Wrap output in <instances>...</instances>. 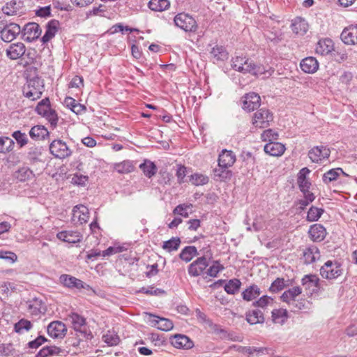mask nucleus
I'll use <instances>...</instances> for the list:
<instances>
[{
    "mask_svg": "<svg viewBox=\"0 0 357 357\" xmlns=\"http://www.w3.org/2000/svg\"><path fill=\"white\" fill-rule=\"evenodd\" d=\"M43 89V80L36 77L27 81L26 84L23 88V93L26 98L35 100L40 98Z\"/></svg>",
    "mask_w": 357,
    "mask_h": 357,
    "instance_id": "1",
    "label": "nucleus"
},
{
    "mask_svg": "<svg viewBox=\"0 0 357 357\" xmlns=\"http://www.w3.org/2000/svg\"><path fill=\"white\" fill-rule=\"evenodd\" d=\"M174 24L185 32H196L198 29L197 21L188 13H181L174 18Z\"/></svg>",
    "mask_w": 357,
    "mask_h": 357,
    "instance_id": "2",
    "label": "nucleus"
},
{
    "mask_svg": "<svg viewBox=\"0 0 357 357\" xmlns=\"http://www.w3.org/2000/svg\"><path fill=\"white\" fill-rule=\"evenodd\" d=\"M273 114L267 109L261 108L253 114L252 123L255 128H264L273 121Z\"/></svg>",
    "mask_w": 357,
    "mask_h": 357,
    "instance_id": "3",
    "label": "nucleus"
},
{
    "mask_svg": "<svg viewBox=\"0 0 357 357\" xmlns=\"http://www.w3.org/2000/svg\"><path fill=\"white\" fill-rule=\"evenodd\" d=\"M302 289L300 287H294L285 291L281 296L283 302L292 306L293 309L301 310L304 307L303 302H298L296 298L301 295Z\"/></svg>",
    "mask_w": 357,
    "mask_h": 357,
    "instance_id": "4",
    "label": "nucleus"
},
{
    "mask_svg": "<svg viewBox=\"0 0 357 357\" xmlns=\"http://www.w3.org/2000/svg\"><path fill=\"white\" fill-rule=\"evenodd\" d=\"M342 274L341 266L337 261H327L320 268V275L327 280H333Z\"/></svg>",
    "mask_w": 357,
    "mask_h": 357,
    "instance_id": "5",
    "label": "nucleus"
},
{
    "mask_svg": "<svg viewBox=\"0 0 357 357\" xmlns=\"http://www.w3.org/2000/svg\"><path fill=\"white\" fill-rule=\"evenodd\" d=\"M274 72V70L272 68H269L268 70H266L265 68L262 66L256 65L253 61L245 57V62L243 66L242 70L241 73H250L254 75H264L266 77H269Z\"/></svg>",
    "mask_w": 357,
    "mask_h": 357,
    "instance_id": "6",
    "label": "nucleus"
},
{
    "mask_svg": "<svg viewBox=\"0 0 357 357\" xmlns=\"http://www.w3.org/2000/svg\"><path fill=\"white\" fill-rule=\"evenodd\" d=\"M50 153L56 158L64 159L69 157L72 151L66 143L61 139H55L50 145Z\"/></svg>",
    "mask_w": 357,
    "mask_h": 357,
    "instance_id": "7",
    "label": "nucleus"
},
{
    "mask_svg": "<svg viewBox=\"0 0 357 357\" xmlns=\"http://www.w3.org/2000/svg\"><path fill=\"white\" fill-rule=\"evenodd\" d=\"M22 31L20 26L16 23H10L3 25L1 30V38L3 41L10 43L13 41Z\"/></svg>",
    "mask_w": 357,
    "mask_h": 357,
    "instance_id": "8",
    "label": "nucleus"
},
{
    "mask_svg": "<svg viewBox=\"0 0 357 357\" xmlns=\"http://www.w3.org/2000/svg\"><path fill=\"white\" fill-rule=\"evenodd\" d=\"M148 316V321L153 327L159 330L168 331L173 328L174 324L172 321L168 319L160 317L151 314H146Z\"/></svg>",
    "mask_w": 357,
    "mask_h": 357,
    "instance_id": "9",
    "label": "nucleus"
},
{
    "mask_svg": "<svg viewBox=\"0 0 357 357\" xmlns=\"http://www.w3.org/2000/svg\"><path fill=\"white\" fill-rule=\"evenodd\" d=\"M47 333L53 338H63L67 333L66 326L60 321L51 322L47 326Z\"/></svg>",
    "mask_w": 357,
    "mask_h": 357,
    "instance_id": "10",
    "label": "nucleus"
},
{
    "mask_svg": "<svg viewBox=\"0 0 357 357\" xmlns=\"http://www.w3.org/2000/svg\"><path fill=\"white\" fill-rule=\"evenodd\" d=\"M208 266L206 257H199L188 266V273L193 277L199 276L204 273Z\"/></svg>",
    "mask_w": 357,
    "mask_h": 357,
    "instance_id": "11",
    "label": "nucleus"
},
{
    "mask_svg": "<svg viewBox=\"0 0 357 357\" xmlns=\"http://www.w3.org/2000/svg\"><path fill=\"white\" fill-rule=\"evenodd\" d=\"M21 32L23 33L25 40L31 42L39 37L41 30L38 24L31 22L26 24Z\"/></svg>",
    "mask_w": 357,
    "mask_h": 357,
    "instance_id": "12",
    "label": "nucleus"
},
{
    "mask_svg": "<svg viewBox=\"0 0 357 357\" xmlns=\"http://www.w3.org/2000/svg\"><path fill=\"white\" fill-rule=\"evenodd\" d=\"M302 284L310 294L317 293L320 289V280L314 275H305L302 279Z\"/></svg>",
    "mask_w": 357,
    "mask_h": 357,
    "instance_id": "13",
    "label": "nucleus"
},
{
    "mask_svg": "<svg viewBox=\"0 0 357 357\" xmlns=\"http://www.w3.org/2000/svg\"><path fill=\"white\" fill-rule=\"evenodd\" d=\"M330 155L329 149L324 146H317L312 149L308 153L309 158L313 162H319L327 158Z\"/></svg>",
    "mask_w": 357,
    "mask_h": 357,
    "instance_id": "14",
    "label": "nucleus"
},
{
    "mask_svg": "<svg viewBox=\"0 0 357 357\" xmlns=\"http://www.w3.org/2000/svg\"><path fill=\"white\" fill-rule=\"evenodd\" d=\"M56 237L64 242L76 243L82 241L83 236L77 231H62L56 234Z\"/></svg>",
    "mask_w": 357,
    "mask_h": 357,
    "instance_id": "15",
    "label": "nucleus"
},
{
    "mask_svg": "<svg viewBox=\"0 0 357 357\" xmlns=\"http://www.w3.org/2000/svg\"><path fill=\"white\" fill-rule=\"evenodd\" d=\"M26 47L22 43H15L11 44L6 50V56L12 60H16L21 58L25 53Z\"/></svg>",
    "mask_w": 357,
    "mask_h": 357,
    "instance_id": "16",
    "label": "nucleus"
},
{
    "mask_svg": "<svg viewBox=\"0 0 357 357\" xmlns=\"http://www.w3.org/2000/svg\"><path fill=\"white\" fill-rule=\"evenodd\" d=\"M260 96L255 93H249L243 97V108L248 112L253 111L260 105Z\"/></svg>",
    "mask_w": 357,
    "mask_h": 357,
    "instance_id": "17",
    "label": "nucleus"
},
{
    "mask_svg": "<svg viewBox=\"0 0 357 357\" xmlns=\"http://www.w3.org/2000/svg\"><path fill=\"white\" fill-rule=\"evenodd\" d=\"M89 218V212L87 207L84 205H77L73 209V220L80 224L86 223Z\"/></svg>",
    "mask_w": 357,
    "mask_h": 357,
    "instance_id": "18",
    "label": "nucleus"
},
{
    "mask_svg": "<svg viewBox=\"0 0 357 357\" xmlns=\"http://www.w3.org/2000/svg\"><path fill=\"white\" fill-rule=\"evenodd\" d=\"M341 38L345 44H357V25H351L345 28L341 33Z\"/></svg>",
    "mask_w": 357,
    "mask_h": 357,
    "instance_id": "19",
    "label": "nucleus"
},
{
    "mask_svg": "<svg viewBox=\"0 0 357 357\" xmlns=\"http://www.w3.org/2000/svg\"><path fill=\"white\" fill-rule=\"evenodd\" d=\"M172 344L177 349H188L193 347L192 341L186 335H175L171 338Z\"/></svg>",
    "mask_w": 357,
    "mask_h": 357,
    "instance_id": "20",
    "label": "nucleus"
},
{
    "mask_svg": "<svg viewBox=\"0 0 357 357\" xmlns=\"http://www.w3.org/2000/svg\"><path fill=\"white\" fill-rule=\"evenodd\" d=\"M285 146L283 144L273 142L267 143L264 148L266 153L272 156H281L285 151Z\"/></svg>",
    "mask_w": 357,
    "mask_h": 357,
    "instance_id": "21",
    "label": "nucleus"
},
{
    "mask_svg": "<svg viewBox=\"0 0 357 357\" xmlns=\"http://www.w3.org/2000/svg\"><path fill=\"white\" fill-rule=\"evenodd\" d=\"M309 235L313 241L320 242L326 237V230L321 225L314 224L310 227Z\"/></svg>",
    "mask_w": 357,
    "mask_h": 357,
    "instance_id": "22",
    "label": "nucleus"
},
{
    "mask_svg": "<svg viewBox=\"0 0 357 357\" xmlns=\"http://www.w3.org/2000/svg\"><path fill=\"white\" fill-rule=\"evenodd\" d=\"M236 161V156L231 151L223 150L219 155L218 165L222 168H227L233 165Z\"/></svg>",
    "mask_w": 357,
    "mask_h": 357,
    "instance_id": "23",
    "label": "nucleus"
},
{
    "mask_svg": "<svg viewBox=\"0 0 357 357\" xmlns=\"http://www.w3.org/2000/svg\"><path fill=\"white\" fill-rule=\"evenodd\" d=\"M303 257L305 264H312L320 258V252L319 249L312 245L305 248L303 253Z\"/></svg>",
    "mask_w": 357,
    "mask_h": 357,
    "instance_id": "24",
    "label": "nucleus"
},
{
    "mask_svg": "<svg viewBox=\"0 0 357 357\" xmlns=\"http://www.w3.org/2000/svg\"><path fill=\"white\" fill-rule=\"evenodd\" d=\"M61 282L63 284L64 286L70 287V288H77V289H84L86 287H89L86 284H84L82 280L73 277L68 275H62L60 277Z\"/></svg>",
    "mask_w": 357,
    "mask_h": 357,
    "instance_id": "25",
    "label": "nucleus"
},
{
    "mask_svg": "<svg viewBox=\"0 0 357 357\" xmlns=\"http://www.w3.org/2000/svg\"><path fill=\"white\" fill-rule=\"evenodd\" d=\"M68 319L70 321L75 331L82 333H86V321L84 317L77 313H72L69 314Z\"/></svg>",
    "mask_w": 357,
    "mask_h": 357,
    "instance_id": "26",
    "label": "nucleus"
},
{
    "mask_svg": "<svg viewBox=\"0 0 357 357\" xmlns=\"http://www.w3.org/2000/svg\"><path fill=\"white\" fill-rule=\"evenodd\" d=\"M301 68L307 73H314L319 68V63L314 57H307L303 59L300 63Z\"/></svg>",
    "mask_w": 357,
    "mask_h": 357,
    "instance_id": "27",
    "label": "nucleus"
},
{
    "mask_svg": "<svg viewBox=\"0 0 357 357\" xmlns=\"http://www.w3.org/2000/svg\"><path fill=\"white\" fill-rule=\"evenodd\" d=\"M316 52L321 55H326L333 50V43L332 40L325 38L320 40L316 46Z\"/></svg>",
    "mask_w": 357,
    "mask_h": 357,
    "instance_id": "28",
    "label": "nucleus"
},
{
    "mask_svg": "<svg viewBox=\"0 0 357 357\" xmlns=\"http://www.w3.org/2000/svg\"><path fill=\"white\" fill-rule=\"evenodd\" d=\"M291 30L294 33L298 35L305 34L308 29V24L307 22L301 18H295L291 23Z\"/></svg>",
    "mask_w": 357,
    "mask_h": 357,
    "instance_id": "29",
    "label": "nucleus"
},
{
    "mask_svg": "<svg viewBox=\"0 0 357 357\" xmlns=\"http://www.w3.org/2000/svg\"><path fill=\"white\" fill-rule=\"evenodd\" d=\"M210 54L213 59L217 61H224L229 57V53L222 46L215 45L213 47Z\"/></svg>",
    "mask_w": 357,
    "mask_h": 357,
    "instance_id": "30",
    "label": "nucleus"
},
{
    "mask_svg": "<svg viewBox=\"0 0 357 357\" xmlns=\"http://www.w3.org/2000/svg\"><path fill=\"white\" fill-rule=\"evenodd\" d=\"M59 24V22L54 20H51L50 22H48V24H47V29L45 33L42 38V40L43 43L48 42L55 36L58 30Z\"/></svg>",
    "mask_w": 357,
    "mask_h": 357,
    "instance_id": "31",
    "label": "nucleus"
},
{
    "mask_svg": "<svg viewBox=\"0 0 357 357\" xmlns=\"http://www.w3.org/2000/svg\"><path fill=\"white\" fill-rule=\"evenodd\" d=\"M29 312L33 315H38L40 313H44L46 310L43 302L38 299L34 298L29 303Z\"/></svg>",
    "mask_w": 357,
    "mask_h": 357,
    "instance_id": "32",
    "label": "nucleus"
},
{
    "mask_svg": "<svg viewBox=\"0 0 357 357\" xmlns=\"http://www.w3.org/2000/svg\"><path fill=\"white\" fill-rule=\"evenodd\" d=\"M29 135L34 140H40L48 136L49 132L43 126H36L30 130Z\"/></svg>",
    "mask_w": 357,
    "mask_h": 357,
    "instance_id": "33",
    "label": "nucleus"
},
{
    "mask_svg": "<svg viewBox=\"0 0 357 357\" xmlns=\"http://www.w3.org/2000/svg\"><path fill=\"white\" fill-rule=\"evenodd\" d=\"M114 169L119 174H128L132 172L135 169L134 164L130 160H124L114 165Z\"/></svg>",
    "mask_w": 357,
    "mask_h": 357,
    "instance_id": "34",
    "label": "nucleus"
},
{
    "mask_svg": "<svg viewBox=\"0 0 357 357\" xmlns=\"http://www.w3.org/2000/svg\"><path fill=\"white\" fill-rule=\"evenodd\" d=\"M139 168L142 169L144 175L149 178L153 176L158 170L155 165L148 160H144V162L139 165Z\"/></svg>",
    "mask_w": 357,
    "mask_h": 357,
    "instance_id": "35",
    "label": "nucleus"
},
{
    "mask_svg": "<svg viewBox=\"0 0 357 357\" xmlns=\"http://www.w3.org/2000/svg\"><path fill=\"white\" fill-rule=\"evenodd\" d=\"M197 250L195 246H186L179 254V257L185 262L190 261L193 257L198 255Z\"/></svg>",
    "mask_w": 357,
    "mask_h": 357,
    "instance_id": "36",
    "label": "nucleus"
},
{
    "mask_svg": "<svg viewBox=\"0 0 357 357\" xmlns=\"http://www.w3.org/2000/svg\"><path fill=\"white\" fill-rule=\"evenodd\" d=\"M246 319L250 324H257L263 323L264 317L263 312L260 310H254L247 314Z\"/></svg>",
    "mask_w": 357,
    "mask_h": 357,
    "instance_id": "37",
    "label": "nucleus"
},
{
    "mask_svg": "<svg viewBox=\"0 0 357 357\" xmlns=\"http://www.w3.org/2000/svg\"><path fill=\"white\" fill-rule=\"evenodd\" d=\"M261 294L260 289L257 285L253 284L248 287L243 293V298L247 301H252Z\"/></svg>",
    "mask_w": 357,
    "mask_h": 357,
    "instance_id": "38",
    "label": "nucleus"
},
{
    "mask_svg": "<svg viewBox=\"0 0 357 357\" xmlns=\"http://www.w3.org/2000/svg\"><path fill=\"white\" fill-rule=\"evenodd\" d=\"M237 351L242 354L248 355V356H251L256 354V355L259 356L260 354H264L265 351H267L266 348L263 347H241L239 346L237 347Z\"/></svg>",
    "mask_w": 357,
    "mask_h": 357,
    "instance_id": "39",
    "label": "nucleus"
},
{
    "mask_svg": "<svg viewBox=\"0 0 357 357\" xmlns=\"http://www.w3.org/2000/svg\"><path fill=\"white\" fill-rule=\"evenodd\" d=\"M170 6L168 0H151L149 3V7L151 10L162 12L167 9Z\"/></svg>",
    "mask_w": 357,
    "mask_h": 357,
    "instance_id": "40",
    "label": "nucleus"
},
{
    "mask_svg": "<svg viewBox=\"0 0 357 357\" xmlns=\"http://www.w3.org/2000/svg\"><path fill=\"white\" fill-rule=\"evenodd\" d=\"M310 173V170L307 167H304L298 173V183L301 190H305L310 188V183L306 178V175Z\"/></svg>",
    "mask_w": 357,
    "mask_h": 357,
    "instance_id": "41",
    "label": "nucleus"
},
{
    "mask_svg": "<svg viewBox=\"0 0 357 357\" xmlns=\"http://www.w3.org/2000/svg\"><path fill=\"white\" fill-rule=\"evenodd\" d=\"M288 318L287 310L280 308L272 311V319L274 323L282 324Z\"/></svg>",
    "mask_w": 357,
    "mask_h": 357,
    "instance_id": "42",
    "label": "nucleus"
},
{
    "mask_svg": "<svg viewBox=\"0 0 357 357\" xmlns=\"http://www.w3.org/2000/svg\"><path fill=\"white\" fill-rule=\"evenodd\" d=\"M15 178L24 182L31 179L33 177V172L27 167H22L15 172Z\"/></svg>",
    "mask_w": 357,
    "mask_h": 357,
    "instance_id": "43",
    "label": "nucleus"
},
{
    "mask_svg": "<svg viewBox=\"0 0 357 357\" xmlns=\"http://www.w3.org/2000/svg\"><path fill=\"white\" fill-rule=\"evenodd\" d=\"M14 142L12 139L7 137H0V153H6L13 149Z\"/></svg>",
    "mask_w": 357,
    "mask_h": 357,
    "instance_id": "44",
    "label": "nucleus"
},
{
    "mask_svg": "<svg viewBox=\"0 0 357 357\" xmlns=\"http://www.w3.org/2000/svg\"><path fill=\"white\" fill-rule=\"evenodd\" d=\"M341 174H344L341 168L331 169L323 175V181L327 184L335 181Z\"/></svg>",
    "mask_w": 357,
    "mask_h": 357,
    "instance_id": "45",
    "label": "nucleus"
},
{
    "mask_svg": "<svg viewBox=\"0 0 357 357\" xmlns=\"http://www.w3.org/2000/svg\"><path fill=\"white\" fill-rule=\"evenodd\" d=\"M180 244L181 240L179 238H172L170 240L163 243L162 248L170 252L177 250L180 246Z\"/></svg>",
    "mask_w": 357,
    "mask_h": 357,
    "instance_id": "46",
    "label": "nucleus"
},
{
    "mask_svg": "<svg viewBox=\"0 0 357 357\" xmlns=\"http://www.w3.org/2000/svg\"><path fill=\"white\" fill-rule=\"evenodd\" d=\"M278 133L272 129H267L261 135V140L268 143L277 141L278 139Z\"/></svg>",
    "mask_w": 357,
    "mask_h": 357,
    "instance_id": "47",
    "label": "nucleus"
},
{
    "mask_svg": "<svg viewBox=\"0 0 357 357\" xmlns=\"http://www.w3.org/2000/svg\"><path fill=\"white\" fill-rule=\"evenodd\" d=\"M32 327V324L24 319H20L14 326L15 331L17 333H22L24 331H29Z\"/></svg>",
    "mask_w": 357,
    "mask_h": 357,
    "instance_id": "48",
    "label": "nucleus"
},
{
    "mask_svg": "<svg viewBox=\"0 0 357 357\" xmlns=\"http://www.w3.org/2000/svg\"><path fill=\"white\" fill-rule=\"evenodd\" d=\"M103 341L109 346L117 345L120 341L119 337L114 331H108L102 336Z\"/></svg>",
    "mask_w": 357,
    "mask_h": 357,
    "instance_id": "49",
    "label": "nucleus"
},
{
    "mask_svg": "<svg viewBox=\"0 0 357 357\" xmlns=\"http://www.w3.org/2000/svg\"><path fill=\"white\" fill-rule=\"evenodd\" d=\"M241 282L238 279L230 280L225 286V290L229 294H234L241 287Z\"/></svg>",
    "mask_w": 357,
    "mask_h": 357,
    "instance_id": "50",
    "label": "nucleus"
},
{
    "mask_svg": "<svg viewBox=\"0 0 357 357\" xmlns=\"http://www.w3.org/2000/svg\"><path fill=\"white\" fill-rule=\"evenodd\" d=\"M16 290V285L9 282H3L0 284V292L4 297H8Z\"/></svg>",
    "mask_w": 357,
    "mask_h": 357,
    "instance_id": "51",
    "label": "nucleus"
},
{
    "mask_svg": "<svg viewBox=\"0 0 357 357\" xmlns=\"http://www.w3.org/2000/svg\"><path fill=\"white\" fill-rule=\"evenodd\" d=\"M324 211L322 208L312 206L307 212V220L309 222L317 221L321 216Z\"/></svg>",
    "mask_w": 357,
    "mask_h": 357,
    "instance_id": "52",
    "label": "nucleus"
},
{
    "mask_svg": "<svg viewBox=\"0 0 357 357\" xmlns=\"http://www.w3.org/2000/svg\"><path fill=\"white\" fill-rule=\"evenodd\" d=\"M192 207L191 204H183L178 205L173 211L174 215H178L184 218L189 216L188 210Z\"/></svg>",
    "mask_w": 357,
    "mask_h": 357,
    "instance_id": "53",
    "label": "nucleus"
},
{
    "mask_svg": "<svg viewBox=\"0 0 357 357\" xmlns=\"http://www.w3.org/2000/svg\"><path fill=\"white\" fill-rule=\"evenodd\" d=\"M273 303L274 301L271 297L264 296L255 302L253 305L264 310L268 306H272Z\"/></svg>",
    "mask_w": 357,
    "mask_h": 357,
    "instance_id": "54",
    "label": "nucleus"
},
{
    "mask_svg": "<svg viewBox=\"0 0 357 357\" xmlns=\"http://www.w3.org/2000/svg\"><path fill=\"white\" fill-rule=\"evenodd\" d=\"M50 109H51L50 100L47 98L42 100L40 102H38L36 108V111L37 112V113L43 116Z\"/></svg>",
    "mask_w": 357,
    "mask_h": 357,
    "instance_id": "55",
    "label": "nucleus"
},
{
    "mask_svg": "<svg viewBox=\"0 0 357 357\" xmlns=\"http://www.w3.org/2000/svg\"><path fill=\"white\" fill-rule=\"evenodd\" d=\"M190 181L195 185H202L208 183V176L202 174H194L190 177Z\"/></svg>",
    "mask_w": 357,
    "mask_h": 357,
    "instance_id": "56",
    "label": "nucleus"
},
{
    "mask_svg": "<svg viewBox=\"0 0 357 357\" xmlns=\"http://www.w3.org/2000/svg\"><path fill=\"white\" fill-rule=\"evenodd\" d=\"M12 137L16 140L20 147L25 146L28 142V138L25 133L21 132L20 130L15 131L12 134Z\"/></svg>",
    "mask_w": 357,
    "mask_h": 357,
    "instance_id": "57",
    "label": "nucleus"
},
{
    "mask_svg": "<svg viewBox=\"0 0 357 357\" xmlns=\"http://www.w3.org/2000/svg\"><path fill=\"white\" fill-rule=\"evenodd\" d=\"M285 286V280L283 278H278L272 282L269 290L273 293L278 292L283 289Z\"/></svg>",
    "mask_w": 357,
    "mask_h": 357,
    "instance_id": "58",
    "label": "nucleus"
},
{
    "mask_svg": "<svg viewBox=\"0 0 357 357\" xmlns=\"http://www.w3.org/2000/svg\"><path fill=\"white\" fill-rule=\"evenodd\" d=\"M245 62V57L236 56L231 59V67L233 69L241 73L243 66Z\"/></svg>",
    "mask_w": 357,
    "mask_h": 357,
    "instance_id": "59",
    "label": "nucleus"
},
{
    "mask_svg": "<svg viewBox=\"0 0 357 357\" xmlns=\"http://www.w3.org/2000/svg\"><path fill=\"white\" fill-rule=\"evenodd\" d=\"M0 259H6L11 263H14L17 260V256L13 252L1 250Z\"/></svg>",
    "mask_w": 357,
    "mask_h": 357,
    "instance_id": "60",
    "label": "nucleus"
},
{
    "mask_svg": "<svg viewBox=\"0 0 357 357\" xmlns=\"http://www.w3.org/2000/svg\"><path fill=\"white\" fill-rule=\"evenodd\" d=\"M29 157L31 160H36L41 155V148L38 146H32L29 149L28 153Z\"/></svg>",
    "mask_w": 357,
    "mask_h": 357,
    "instance_id": "61",
    "label": "nucleus"
},
{
    "mask_svg": "<svg viewBox=\"0 0 357 357\" xmlns=\"http://www.w3.org/2000/svg\"><path fill=\"white\" fill-rule=\"evenodd\" d=\"M43 117L46 118L52 126H56L58 121L57 114L53 109H50Z\"/></svg>",
    "mask_w": 357,
    "mask_h": 357,
    "instance_id": "62",
    "label": "nucleus"
},
{
    "mask_svg": "<svg viewBox=\"0 0 357 357\" xmlns=\"http://www.w3.org/2000/svg\"><path fill=\"white\" fill-rule=\"evenodd\" d=\"M222 268V267L220 266V264L218 262H215L211 266H210V268L207 270L206 273L211 277H216Z\"/></svg>",
    "mask_w": 357,
    "mask_h": 357,
    "instance_id": "63",
    "label": "nucleus"
},
{
    "mask_svg": "<svg viewBox=\"0 0 357 357\" xmlns=\"http://www.w3.org/2000/svg\"><path fill=\"white\" fill-rule=\"evenodd\" d=\"M87 181L88 176L82 174H75L73 177V183L79 185H85Z\"/></svg>",
    "mask_w": 357,
    "mask_h": 357,
    "instance_id": "64",
    "label": "nucleus"
}]
</instances>
